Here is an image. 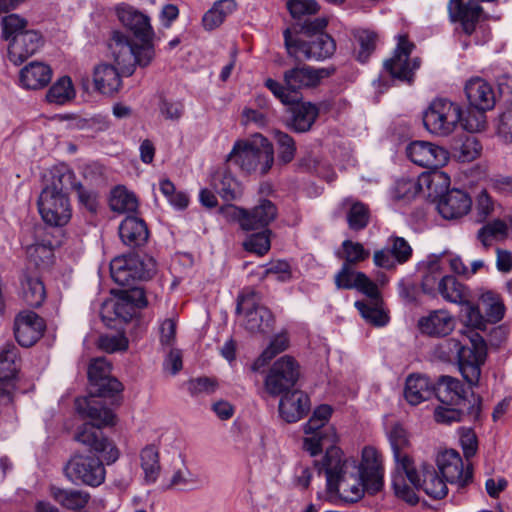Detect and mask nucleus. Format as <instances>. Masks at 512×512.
Here are the masks:
<instances>
[{
	"label": "nucleus",
	"instance_id": "9",
	"mask_svg": "<svg viewBox=\"0 0 512 512\" xmlns=\"http://www.w3.org/2000/svg\"><path fill=\"white\" fill-rule=\"evenodd\" d=\"M462 119L460 104L446 98L433 100L423 113V124L436 136H448L458 127Z\"/></svg>",
	"mask_w": 512,
	"mask_h": 512
},
{
	"label": "nucleus",
	"instance_id": "10",
	"mask_svg": "<svg viewBox=\"0 0 512 512\" xmlns=\"http://www.w3.org/2000/svg\"><path fill=\"white\" fill-rule=\"evenodd\" d=\"M284 41L288 54L297 60L322 61L330 58L336 50L334 39L326 33L314 34L309 41H303L286 29Z\"/></svg>",
	"mask_w": 512,
	"mask_h": 512
},
{
	"label": "nucleus",
	"instance_id": "51",
	"mask_svg": "<svg viewBox=\"0 0 512 512\" xmlns=\"http://www.w3.org/2000/svg\"><path fill=\"white\" fill-rule=\"evenodd\" d=\"M75 97V90L70 77L63 76L58 79L47 91L46 99L49 103L63 105Z\"/></svg>",
	"mask_w": 512,
	"mask_h": 512
},
{
	"label": "nucleus",
	"instance_id": "29",
	"mask_svg": "<svg viewBox=\"0 0 512 512\" xmlns=\"http://www.w3.org/2000/svg\"><path fill=\"white\" fill-rule=\"evenodd\" d=\"M118 233L121 242L130 248L143 246L149 238V231L145 221L133 215L126 216L121 221Z\"/></svg>",
	"mask_w": 512,
	"mask_h": 512
},
{
	"label": "nucleus",
	"instance_id": "53",
	"mask_svg": "<svg viewBox=\"0 0 512 512\" xmlns=\"http://www.w3.org/2000/svg\"><path fill=\"white\" fill-rule=\"evenodd\" d=\"M141 466L147 482H155L159 476V453L155 445L145 447L141 452Z\"/></svg>",
	"mask_w": 512,
	"mask_h": 512
},
{
	"label": "nucleus",
	"instance_id": "7",
	"mask_svg": "<svg viewBox=\"0 0 512 512\" xmlns=\"http://www.w3.org/2000/svg\"><path fill=\"white\" fill-rule=\"evenodd\" d=\"M468 338L470 345L456 339H449L446 345L455 353L463 378L470 386H475L480 379L481 365L486 359V344L477 332H471Z\"/></svg>",
	"mask_w": 512,
	"mask_h": 512
},
{
	"label": "nucleus",
	"instance_id": "12",
	"mask_svg": "<svg viewBox=\"0 0 512 512\" xmlns=\"http://www.w3.org/2000/svg\"><path fill=\"white\" fill-rule=\"evenodd\" d=\"M154 260L148 259V263L136 254H128L115 257L110 263L111 277L115 283L129 288L135 287L138 280H147L154 273Z\"/></svg>",
	"mask_w": 512,
	"mask_h": 512
},
{
	"label": "nucleus",
	"instance_id": "28",
	"mask_svg": "<svg viewBox=\"0 0 512 512\" xmlns=\"http://www.w3.org/2000/svg\"><path fill=\"white\" fill-rule=\"evenodd\" d=\"M282 395L279 402V414L284 421L295 423L302 419L309 411V397L304 392L290 390Z\"/></svg>",
	"mask_w": 512,
	"mask_h": 512
},
{
	"label": "nucleus",
	"instance_id": "45",
	"mask_svg": "<svg viewBox=\"0 0 512 512\" xmlns=\"http://www.w3.org/2000/svg\"><path fill=\"white\" fill-rule=\"evenodd\" d=\"M508 236V225L502 219H494L486 223L477 233V238L484 247H489L493 241H503Z\"/></svg>",
	"mask_w": 512,
	"mask_h": 512
},
{
	"label": "nucleus",
	"instance_id": "1",
	"mask_svg": "<svg viewBox=\"0 0 512 512\" xmlns=\"http://www.w3.org/2000/svg\"><path fill=\"white\" fill-rule=\"evenodd\" d=\"M110 373L111 365L104 357L91 360L88 367L89 395L75 401L78 414L90 419L77 428L75 440L99 454L107 464L114 463L119 452L101 430L115 424V415L103 398L113 397L123 389L122 384Z\"/></svg>",
	"mask_w": 512,
	"mask_h": 512
},
{
	"label": "nucleus",
	"instance_id": "64",
	"mask_svg": "<svg viewBox=\"0 0 512 512\" xmlns=\"http://www.w3.org/2000/svg\"><path fill=\"white\" fill-rule=\"evenodd\" d=\"M286 6L291 16L298 19L306 15L316 14L319 10L316 0H289Z\"/></svg>",
	"mask_w": 512,
	"mask_h": 512
},
{
	"label": "nucleus",
	"instance_id": "54",
	"mask_svg": "<svg viewBox=\"0 0 512 512\" xmlns=\"http://www.w3.org/2000/svg\"><path fill=\"white\" fill-rule=\"evenodd\" d=\"M203 482L197 473L187 467L176 470L171 476L168 487H177L182 490H195L202 486Z\"/></svg>",
	"mask_w": 512,
	"mask_h": 512
},
{
	"label": "nucleus",
	"instance_id": "4",
	"mask_svg": "<svg viewBox=\"0 0 512 512\" xmlns=\"http://www.w3.org/2000/svg\"><path fill=\"white\" fill-rule=\"evenodd\" d=\"M74 173L66 171L53 175L52 182L46 186L38 198V210L42 220L52 227H62L71 218V207L67 196L68 183H72Z\"/></svg>",
	"mask_w": 512,
	"mask_h": 512
},
{
	"label": "nucleus",
	"instance_id": "60",
	"mask_svg": "<svg viewBox=\"0 0 512 512\" xmlns=\"http://www.w3.org/2000/svg\"><path fill=\"white\" fill-rule=\"evenodd\" d=\"M2 36L6 40L14 39L18 33L26 32L27 21L17 14H10L2 18Z\"/></svg>",
	"mask_w": 512,
	"mask_h": 512
},
{
	"label": "nucleus",
	"instance_id": "14",
	"mask_svg": "<svg viewBox=\"0 0 512 512\" xmlns=\"http://www.w3.org/2000/svg\"><path fill=\"white\" fill-rule=\"evenodd\" d=\"M397 39L393 55L384 61V70L395 80L412 83L421 61L418 57H411L414 44L409 42L406 36L399 35Z\"/></svg>",
	"mask_w": 512,
	"mask_h": 512
},
{
	"label": "nucleus",
	"instance_id": "56",
	"mask_svg": "<svg viewBox=\"0 0 512 512\" xmlns=\"http://www.w3.org/2000/svg\"><path fill=\"white\" fill-rule=\"evenodd\" d=\"M475 212L478 222H484L495 210L498 205L489 194L487 189L480 190L475 196Z\"/></svg>",
	"mask_w": 512,
	"mask_h": 512
},
{
	"label": "nucleus",
	"instance_id": "55",
	"mask_svg": "<svg viewBox=\"0 0 512 512\" xmlns=\"http://www.w3.org/2000/svg\"><path fill=\"white\" fill-rule=\"evenodd\" d=\"M355 37L359 43L357 51V59L361 63H365L375 49L377 35L368 29H359Z\"/></svg>",
	"mask_w": 512,
	"mask_h": 512
},
{
	"label": "nucleus",
	"instance_id": "40",
	"mask_svg": "<svg viewBox=\"0 0 512 512\" xmlns=\"http://www.w3.org/2000/svg\"><path fill=\"white\" fill-rule=\"evenodd\" d=\"M22 299L33 308L42 305L46 298V291L42 280L35 275L24 274L21 280Z\"/></svg>",
	"mask_w": 512,
	"mask_h": 512
},
{
	"label": "nucleus",
	"instance_id": "34",
	"mask_svg": "<svg viewBox=\"0 0 512 512\" xmlns=\"http://www.w3.org/2000/svg\"><path fill=\"white\" fill-rule=\"evenodd\" d=\"M51 68L42 63L33 61L21 69L19 80L22 87L37 90L45 87L51 80Z\"/></svg>",
	"mask_w": 512,
	"mask_h": 512
},
{
	"label": "nucleus",
	"instance_id": "52",
	"mask_svg": "<svg viewBox=\"0 0 512 512\" xmlns=\"http://www.w3.org/2000/svg\"><path fill=\"white\" fill-rule=\"evenodd\" d=\"M289 339L285 333H280L274 336L267 348L261 353V355L254 361L252 369L254 371L259 370L265 366L271 359H273L279 353L285 351L288 348Z\"/></svg>",
	"mask_w": 512,
	"mask_h": 512
},
{
	"label": "nucleus",
	"instance_id": "43",
	"mask_svg": "<svg viewBox=\"0 0 512 512\" xmlns=\"http://www.w3.org/2000/svg\"><path fill=\"white\" fill-rule=\"evenodd\" d=\"M479 304L483 307L485 320L487 323H497L505 315V305L499 294L487 290L479 295Z\"/></svg>",
	"mask_w": 512,
	"mask_h": 512
},
{
	"label": "nucleus",
	"instance_id": "59",
	"mask_svg": "<svg viewBox=\"0 0 512 512\" xmlns=\"http://www.w3.org/2000/svg\"><path fill=\"white\" fill-rule=\"evenodd\" d=\"M162 194L174 209L182 210L189 204L188 195L182 191L177 192L174 184L169 180L162 179Z\"/></svg>",
	"mask_w": 512,
	"mask_h": 512
},
{
	"label": "nucleus",
	"instance_id": "19",
	"mask_svg": "<svg viewBox=\"0 0 512 512\" xmlns=\"http://www.w3.org/2000/svg\"><path fill=\"white\" fill-rule=\"evenodd\" d=\"M14 336L22 347L33 346L46 330L45 320L31 310L19 312L14 319Z\"/></svg>",
	"mask_w": 512,
	"mask_h": 512
},
{
	"label": "nucleus",
	"instance_id": "15",
	"mask_svg": "<svg viewBox=\"0 0 512 512\" xmlns=\"http://www.w3.org/2000/svg\"><path fill=\"white\" fill-rule=\"evenodd\" d=\"M300 377V367L297 361L284 355L277 359L270 367L264 387L271 396H279L293 389Z\"/></svg>",
	"mask_w": 512,
	"mask_h": 512
},
{
	"label": "nucleus",
	"instance_id": "63",
	"mask_svg": "<svg viewBox=\"0 0 512 512\" xmlns=\"http://www.w3.org/2000/svg\"><path fill=\"white\" fill-rule=\"evenodd\" d=\"M269 234L270 231L268 229H265L260 233L252 234L244 242L245 249L258 255H264L270 249Z\"/></svg>",
	"mask_w": 512,
	"mask_h": 512
},
{
	"label": "nucleus",
	"instance_id": "61",
	"mask_svg": "<svg viewBox=\"0 0 512 512\" xmlns=\"http://www.w3.org/2000/svg\"><path fill=\"white\" fill-rule=\"evenodd\" d=\"M347 220L349 227L353 230H361L365 228L369 221L368 208L363 203H353L348 212Z\"/></svg>",
	"mask_w": 512,
	"mask_h": 512
},
{
	"label": "nucleus",
	"instance_id": "49",
	"mask_svg": "<svg viewBox=\"0 0 512 512\" xmlns=\"http://www.w3.org/2000/svg\"><path fill=\"white\" fill-rule=\"evenodd\" d=\"M468 295V288L455 277L448 274L442 279V285H440L437 292V296H441L445 301L454 304L462 302L463 298Z\"/></svg>",
	"mask_w": 512,
	"mask_h": 512
},
{
	"label": "nucleus",
	"instance_id": "37",
	"mask_svg": "<svg viewBox=\"0 0 512 512\" xmlns=\"http://www.w3.org/2000/svg\"><path fill=\"white\" fill-rule=\"evenodd\" d=\"M387 434L396 465L403 469L408 467L414 461L405 451L409 446L407 431L402 425L394 424Z\"/></svg>",
	"mask_w": 512,
	"mask_h": 512
},
{
	"label": "nucleus",
	"instance_id": "32",
	"mask_svg": "<svg viewBox=\"0 0 512 512\" xmlns=\"http://www.w3.org/2000/svg\"><path fill=\"white\" fill-rule=\"evenodd\" d=\"M336 285L339 288H356L367 296L377 295V285L372 282L364 273L356 272L348 264H344L336 276Z\"/></svg>",
	"mask_w": 512,
	"mask_h": 512
},
{
	"label": "nucleus",
	"instance_id": "30",
	"mask_svg": "<svg viewBox=\"0 0 512 512\" xmlns=\"http://www.w3.org/2000/svg\"><path fill=\"white\" fill-rule=\"evenodd\" d=\"M210 185L225 201H235L243 195V185L227 169H218L210 175Z\"/></svg>",
	"mask_w": 512,
	"mask_h": 512
},
{
	"label": "nucleus",
	"instance_id": "22",
	"mask_svg": "<svg viewBox=\"0 0 512 512\" xmlns=\"http://www.w3.org/2000/svg\"><path fill=\"white\" fill-rule=\"evenodd\" d=\"M116 14L123 26L133 33L135 40L151 45L153 30L148 16L126 4L117 6Z\"/></svg>",
	"mask_w": 512,
	"mask_h": 512
},
{
	"label": "nucleus",
	"instance_id": "20",
	"mask_svg": "<svg viewBox=\"0 0 512 512\" xmlns=\"http://www.w3.org/2000/svg\"><path fill=\"white\" fill-rule=\"evenodd\" d=\"M326 423L311 416L304 425L306 437L303 440V448L311 456L317 455L321 449L327 445L331 447L338 441L336 430L332 426H325Z\"/></svg>",
	"mask_w": 512,
	"mask_h": 512
},
{
	"label": "nucleus",
	"instance_id": "57",
	"mask_svg": "<svg viewBox=\"0 0 512 512\" xmlns=\"http://www.w3.org/2000/svg\"><path fill=\"white\" fill-rule=\"evenodd\" d=\"M274 138L278 145L279 160L285 164L291 162L296 152V146L293 138L279 130L274 131Z\"/></svg>",
	"mask_w": 512,
	"mask_h": 512
},
{
	"label": "nucleus",
	"instance_id": "25",
	"mask_svg": "<svg viewBox=\"0 0 512 512\" xmlns=\"http://www.w3.org/2000/svg\"><path fill=\"white\" fill-rule=\"evenodd\" d=\"M448 12L453 22H459L465 34L471 35L480 19L482 7L476 0L463 3V0H450Z\"/></svg>",
	"mask_w": 512,
	"mask_h": 512
},
{
	"label": "nucleus",
	"instance_id": "5",
	"mask_svg": "<svg viewBox=\"0 0 512 512\" xmlns=\"http://www.w3.org/2000/svg\"><path fill=\"white\" fill-rule=\"evenodd\" d=\"M330 75L325 68H313L303 65L288 69L283 74V84L268 78L265 86L284 105L296 104L300 99L299 92L302 89L316 87L320 81Z\"/></svg>",
	"mask_w": 512,
	"mask_h": 512
},
{
	"label": "nucleus",
	"instance_id": "38",
	"mask_svg": "<svg viewBox=\"0 0 512 512\" xmlns=\"http://www.w3.org/2000/svg\"><path fill=\"white\" fill-rule=\"evenodd\" d=\"M277 216L275 205L269 200H261L251 211L247 210L246 219L243 222L244 230H256L267 227Z\"/></svg>",
	"mask_w": 512,
	"mask_h": 512
},
{
	"label": "nucleus",
	"instance_id": "50",
	"mask_svg": "<svg viewBox=\"0 0 512 512\" xmlns=\"http://www.w3.org/2000/svg\"><path fill=\"white\" fill-rule=\"evenodd\" d=\"M457 305L460 306V316L466 326L477 330H484L486 328V320L479 304L469 300V295L464 297L463 301Z\"/></svg>",
	"mask_w": 512,
	"mask_h": 512
},
{
	"label": "nucleus",
	"instance_id": "6",
	"mask_svg": "<svg viewBox=\"0 0 512 512\" xmlns=\"http://www.w3.org/2000/svg\"><path fill=\"white\" fill-rule=\"evenodd\" d=\"M110 57L124 76H131L137 65L146 66L150 63L152 46L131 38L123 31L115 30L108 41Z\"/></svg>",
	"mask_w": 512,
	"mask_h": 512
},
{
	"label": "nucleus",
	"instance_id": "36",
	"mask_svg": "<svg viewBox=\"0 0 512 512\" xmlns=\"http://www.w3.org/2000/svg\"><path fill=\"white\" fill-rule=\"evenodd\" d=\"M435 395L445 405L465 403V389L460 380L451 376H441L435 387Z\"/></svg>",
	"mask_w": 512,
	"mask_h": 512
},
{
	"label": "nucleus",
	"instance_id": "11",
	"mask_svg": "<svg viewBox=\"0 0 512 512\" xmlns=\"http://www.w3.org/2000/svg\"><path fill=\"white\" fill-rule=\"evenodd\" d=\"M146 305L147 301L142 289L133 287L120 290L114 300L104 304L102 319L107 325H111L114 321L128 323L136 316L138 309Z\"/></svg>",
	"mask_w": 512,
	"mask_h": 512
},
{
	"label": "nucleus",
	"instance_id": "27",
	"mask_svg": "<svg viewBox=\"0 0 512 512\" xmlns=\"http://www.w3.org/2000/svg\"><path fill=\"white\" fill-rule=\"evenodd\" d=\"M454 326V317L445 309L430 311L418 320L420 332L432 337L447 336L453 331Z\"/></svg>",
	"mask_w": 512,
	"mask_h": 512
},
{
	"label": "nucleus",
	"instance_id": "62",
	"mask_svg": "<svg viewBox=\"0 0 512 512\" xmlns=\"http://www.w3.org/2000/svg\"><path fill=\"white\" fill-rule=\"evenodd\" d=\"M482 146L474 136L466 137L457 152V158L461 162H471L481 154Z\"/></svg>",
	"mask_w": 512,
	"mask_h": 512
},
{
	"label": "nucleus",
	"instance_id": "31",
	"mask_svg": "<svg viewBox=\"0 0 512 512\" xmlns=\"http://www.w3.org/2000/svg\"><path fill=\"white\" fill-rule=\"evenodd\" d=\"M122 76L124 75L118 67L108 63H101L95 66L93 71L95 89L104 95H113L122 86Z\"/></svg>",
	"mask_w": 512,
	"mask_h": 512
},
{
	"label": "nucleus",
	"instance_id": "33",
	"mask_svg": "<svg viewBox=\"0 0 512 512\" xmlns=\"http://www.w3.org/2000/svg\"><path fill=\"white\" fill-rule=\"evenodd\" d=\"M435 394L434 383L424 375L413 374L406 379L404 397L413 406L427 401Z\"/></svg>",
	"mask_w": 512,
	"mask_h": 512
},
{
	"label": "nucleus",
	"instance_id": "17",
	"mask_svg": "<svg viewBox=\"0 0 512 512\" xmlns=\"http://www.w3.org/2000/svg\"><path fill=\"white\" fill-rule=\"evenodd\" d=\"M257 294L253 291L238 297L237 312L244 316V325L250 332L266 333L273 322L272 313L257 304Z\"/></svg>",
	"mask_w": 512,
	"mask_h": 512
},
{
	"label": "nucleus",
	"instance_id": "41",
	"mask_svg": "<svg viewBox=\"0 0 512 512\" xmlns=\"http://www.w3.org/2000/svg\"><path fill=\"white\" fill-rule=\"evenodd\" d=\"M50 492L51 496L58 504L69 510H80L84 508L90 499V494L83 490L51 487Z\"/></svg>",
	"mask_w": 512,
	"mask_h": 512
},
{
	"label": "nucleus",
	"instance_id": "3",
	"mask_svg": "<svg viewBox=\"0 0 512 512\" xmlns=\"http://www.w3.org/2000/svg\"><path fill=\"white\" fill-rule=\"evenodd\" d=\"M227 160L247 174L265 175L274 163L272 144L261 134L234 143Z\"/></svg>",
	"mask_w": 512,
	"mask_h": 512
},
{
	"label": "nucleus",
	"instance_id": "23",
	"mask_svg": "<svg viewBox=\"0 0 512 512\" xmlns=\"http://www.w3.org/2000/svg\"><path fill=\"white\" fill-rule=\"evenodd\" d=\"M42 43V36L37 31L18 33L9 43L8 58L14 65H20L35 54Z\"/></svg>",
	"mask_w": 512,
	"mask_h": 512
},
{
	"label": "nucleus",
	"instance_id": "21",
	"mask_svg": "<svg viewBox=\"0 0 512 512\" xmlns=\"http://www.w3.org/2000/svg\"><path fill=\"white\" fill-rule=\"evenodd\" d=\"M408 158L418 166L438 169L447 164L449 152L436 144L414 141L406 148Z\"/></svg>",
	"mask_w": 512,
	"mask_h": 512
},
{
	"label": "nucleus",
	"instance_id": "24",
	"mask_svg": "<svg viewBox=\"0 0 512 512\" xmlns=\"http://www.w3.org/2000/svg\"><path fill=\"white\" fill-rule=\"evenodd\" d=\"M472 206L469 194L459 189H452L442 195L437 202L439 214L448 220L458 219L466 215Z\"/></svg>",
	"mask_w": 512,
	"mask_h": 512
},
{
	"label": "nucleus",
	"instance_id": "39",
	"mask_svg": "<svg viewBox=\"0 0 512 512\" xmlns=\"http://www.w3.org/2000/svg\"><path fill=\"white\" fill-rule=\"evenodd\" d=\"M368 301H356L355 307L361 316L375 326H384L388 323L389 317L382 308V300L377 290L375 297L368 296Z\"/></svg>",
	"mask_w": 512,
	"mask_h": 512
},
{
	"label": "nucleus",
	"instance_id": "44",
	"mask_svg": "<svg viewBox=\"0 0 512 512\" xmlns=\"http://www.w3.org/2000/svg\"><path fill=\"white\" fill-rule=\"evenodd\" d=\"M409 481L403 468L396 465L395 472L392 475V487L394 494L397 498L405 501L410 505H415L419 502V497L416 493L417 488L412 484L407 483Z\"/></svg>",
	"mask_w": 512,
	"mask_h": 512
},
{
	"label": "nucleus",
	"instance_id": "16",
	"mask_svg": "<svg viewBox=\"0 0 512 512\" xmlns=\"http://www.w3.org/2000/svg\"><path fill=\"white\" fill-rule=\"evenodd\" d=\"M409 483L433 499H442L448 493L447 481L433 465L422 463L418 467L412 462L404 468Z\"/></svg>",
	"mask_w": 512,
	"mask_h": 512
},
{
	"label": "nucleus",
	"instance_id": "18",
	"mask_svg": "<svg viewBox=\"0 0 512 512\" xmlns=\"http://www.w3.org/2000/svg\"><path fill=\"white\" fill-rule=\"evenodd\" d=\"M436 464L444 479L458 489L466 487L472 481L470 465L464 467L460 454L453 449L440 452L436 458Z\"/></svg>",
	"mask_w": 512,
	"mask_h": 512
},
{
	"label": "nucleus",
	"instance_id": "35",
	"mask_svg": "<svg viewBox=\"0 0 512 512\" xmlns=\"http://www.w3.org/2000/svg\"><path fill=\"white\" fill-rule=\"evenodd\" d=\"M444 257L430 258L422 272L421 288L422 291L430 296L436 297L437 292L442 285V279L446 277L443 270Z\"/></svg>",
	"mask_w": 512,
	"mask_h": 512
},
{
	"label": "nucleus",
	"instance_id": "26",
	"mask_svg": "<svg viewBox=\"0 0 512 512\" xmlns=\"http://www.w3.org/2000/svg\"><path fill=\"white\" fill-rule=\"evenodd\" d=\"M465 94L472 107L479 111L491 110L495 105L492 85L483 78H470L465 84Z\"/></svg>",
	"mask_w": 512,
	"mask_h": 512
},
{
	"label": "nucleus",
	"instance_id": "42",
	"mask_svg": "<svg viewBox=\"0 0 512 512\" xmlns=\"http://www.w3.org/2000/svg\"><path fill=\"white\" fill-rule=\"evenodd\" d=\"M317 117L318 108L312 103L303 102L293 108L289 126L296 132H306L312 127Z\"/></svg>",
	"mask_w": 512,
	"mask_h": 512
},
{
	"label": "nucleus",
	"instance_id": "58",
	"mask_svg": "<svg viewBox=\"0 0 512 512\" xmlns=\"http://www.w3.org/2000/svg\"><path fill=\"white\" fill-rule=\"evenodd\" d=\"M98 347L107 353L125 351L128 348V339L124 333L101 335Z\"/></svg>",
	"mask_w": 512,
	"mask_h": 512
},
{
	"label": "nucleus",
	"instance_id": "13",
	"mask_svg": "<svg viewBox=\"0 0 512 512\" xmlns=\"http://www.w3.org/2000/svg\"><path fill=\"white\" fill-rule=\"evenodd\" d=\"M64 473L72 483L91 487L101 485L106 475L103 462L99 457L82 454H76L70 458L64 467Z\"/></svg>",
	"mask_w": 512,
	"mask_h": 512
},
{
	"label": "nucleus",
	"instance_id": "2",
	"mask_svg": "<svg viewBox=\"0 0 512 512\" xmlns=\"http://www.w3.org/2000/svg\"><path fill=\"white\" fill-rule=\"evenodd\" d=\"M319 473H324L328 493L344 503L360 501L365 492L371 495L383 487V467L373 447L362 450L361 462L348 457L336 445L328 447L320 461H315Z\"/></svg>",
	"mask_w": 512,
	"mask_h": 512
},
{
	"label": "nucleus",
	"instance_id": "48",
	"mask_svg": "<svg viewBox=\"0 0 512 512\" xmlns=\"http://www.w3.org/2000/svg\"><path fill=\"white\" fill-rule=\"evenodd\" d=\"M18 348L12 343H6L0 350V381L13 379L18 370Z\"/></svg>",
	"mask_w": 512,
	"mask_h": 512
},
{
	"label": "nucleus",
	"instance_id": "47",
	"mask_svg": "<svg viewBox=\"0 0 512 512\" xmlns=\"http://www.w3.org/2000/svg\"><path fill=\"white\" fill-rule=\"evenodd\" d=\"M109 205L115 212H135L138 208V200L133 192L123 186H117L111 191Z\"/></svg>",
	"mask_w": 512,
	"mask_h": 512
},
{
	"label": "nucleus",
	"instance_id": "8",
	"mask_svg": "<svg viewBox=\"0 0 512 512\" xmlns=\"http://www.w3.org/2000/svg\"><path fill=\"white\" fill-rule=\"evenodd\" d=\"M449 185V177L441 171L422 173L417 178H401L391 190L392 198L397 202L408 203L420 192H427L428 197H436Z\"/></svg>",
	"mask_w": 512,
	"mask_h": 512
},
{
	"label": "nucleus",
	"instance_id": "46",
	"mask_svg": "<svg viewBox=\"0 0 512 512\" xmlns=\"http://www.w3.org/2000/svg\"><path fill=\"white\" fill-rule=\"evenodd\" d=\"M236 9L234 0H219L208 10L202 19L206 29L212 30L223 23L224 19Z\"/></svg>",
	"mask_w": 512,
	"mask_h": 512
}]
</instances>
